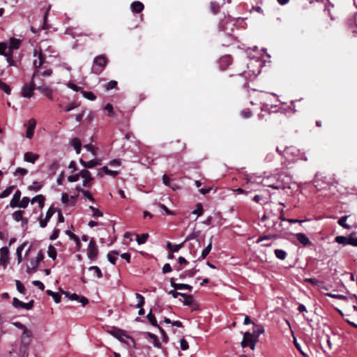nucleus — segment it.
<instances>
[{"mask_svg": "<svg viewBox=\"0 0 357 357\" xmlns=\"http://www.w3.org/2000/svg\"><path fill=\"white\" fill-rule=\"evenodd\" d=\"M110 333L121 342H126V338L131 339V337L126 335V332L122 329L114 328L110 331Z\"/></svg>", "mask_w": 357, "mask_h": 357, "instance_id": "9d476101", "label": "nucleus"}, {"mask_svg": "<svg viewBox=\"0 0 357 357\" xmlns=\"http://www.w3.org/2000/svg\"><path fill=\"white\" fill-rule=\"evenodd\" d=\"M14 189V186H10L4 190L1 194H0V199H3L5 197H8L11 192H13V190Z\"/></svg>", "mask_w": 357, "mask_h": 357, "instance_id": "79ce46f5", "label": "nucleus"}, {"mask_svg": "<svg viewBox=\"0 0 357 357\" xmlns=\"http://www.w3.org/2000/svg\"><path fill=\"white\" fill-rule=\"evenodd\" d=\"M188 264V261L183 257H179L178 258V264L174 266L175 270L179 271L185 268V266Z\"/></svg>", "mask_w": 357, "mask_h": 357, "instance_id": "a878e982", "label": "nucleus"}, {"mask_svg": "<svg viewBox=\"0 0 357 357\" xmlns=\"http://www.w3.org/2000/svg\"><path fill=\"white\" fill-rule=\"evenodd\" d=\"M24 211H16L12 214L13 218L16 222L22 221V225H26L28 223V219L23 218Z\"/></svg>", "mask_w": 357, "mask_h": 357, "instance_id": "2eb2a0df", "label": "nucleus"}, {"mask_svg": "<svg viewBox=\"0 0 357 357\" xmlns=\"http://www.w3.org/2000/svg\"><path fill=\"white\" fill-rule=\"evenodd\" d=\"M71 146H73V148H79V147H81L82 146V143H81V141L80 139H79L78 138L75 137V138H73L72 140H71Z\"/></svg>", "mask_w": 357, "mask_h": 357, "instance_id": "13d9d810", "label": "nucleus"}, {"mask_svg": "<svg viewBox=\"0 0 357 357\" xmlns=\"http://www.w3.org/2000/svg\"><path fill=\"white\" fill-rule=\"evenodd\" d=\"M33 56H38L37 59L33 61V67L35 68L34 73L33 74V78H35L39 74L40 68L45 63V55L40 52L38 53L36 50H33Z\"/></svg>", "mask_w": 357, "mask_h": 357, "instance_id": "7ed1b4c3", "label": "nucleus"}, {"mask_svg": "<svg viewBox=\"0 0 357 357\" xmlns=\"http://www.w3.org/2000/svg\"><path fill=\"white\" fill-rule=\"evenodd\" d=\"M79 163L85 169H91L96 166H98V165H101L100 160H98V159H93L89 161H84L82 158H80Z\"/></svg>", "mask_w": 357, "mask_h": 357, "instance_id": "ddd939ff", "label": "nucleus"}, {"mask_svg": "<svg viewBox=\"0 0 357 357\" xmlns=\"http://www.w3.org/2000/svg\"><path fill=\"white\" fill-rule=\"evenodd\" d=\"M326 296H330V297H332V298H337V299H340V300H343V301H347L348 300V297L344 296V295H341V294H333V293H326L325 294Z\"/></svg>", "mask_w": 357, "mask_h": 357, "instance_id": "a18cd8bd", "label": "nucleus"}, {"mask_svg": "<svg viewBox=\"0 0 357 357\" xmlns=\"http://www.w3.org/2000/svg\"><path fill=\"white\" fill-rule=\"evenodd\" d=\"M194 303V298L192 295L188 296L186 298H184V301H183V304L186 306H190Z\"/></svg>", "mask_w": 357, "mask_h": 357, "instance_id": "09e8293b", "label": "nucleus"}, {"mask_svg": "<svg viewBox=\"0 0 357 357\" xmlns=\"http://www.w3.org/2000/svg\"><path fill=\"white\" fill-rule=\"evenodd\" d=\"M146 335H148V337L149 338H151L153 340L154 347H155L157 348H161V344L159 342L158 337L155 334L151 333L150 332H147Z\"/></svg>", "mask_w": 357, "mask_h": 357, "instance_id": "c756f323", "label": "nucleus"}, {"mask_svg": "<svg viewBox=\"0 0 357 357\" xmlns=\"http://www.w3.org/2000/svg\"><path fill=\"white\" fill-rule=\"evenodd\" d=\"M30 199L27 197H24L22 200L20 202L17 207L25 208L27 207Z\"/></svg>", "mask_w": 357, "mask_h": 357, "instance_id": "49530a36", "label": "nucleus"}, {"mask_svg": "<svg viewBox=\"0 0 357 357\" xmlns=\"http://www.w3.org/2000/svg\"><path fill=\"white\" fill-rule=\"evenodd\" d=\"M197 271H198V270L195 268L190 269V270L185 271L182 273L180 274L179 278L181 279L185 278L186 277L192 278L197 273Z\"/></svg>", "mask_w": 357, "mask_h": 357, "instance_id": "bb28decb", "label": "nucleus"}, {"mask_svg": "<svg viewBox=\"0 0 357 357\" xmlns=\"http://www.w3.org/2000/svg\"><path fill=\"white\" fill-rule=\"evenodd\" d=\"M180 346L181 349L183 351L187 350L189 347L188 342L184 338L180 340Z\"/></svg>", "mask_w": 357, "mask_h": 357, "instance_id": "338daca9", "label": "nucleus"}, {"mask_svg": "<svg viewBox=\"0 0 357 357\" xmlns=\"http://www.w3.org/2000/svg\"><path fill=\"white\" fill-rule=\"evenodd\" d=\"M184 242L180 243V244H174L172 245L171 251L172 253L177 252L183 246Z\"/></svg>", "mask_w": 357, "mask_h": 357, "instance_id": "69168bd1", "label": "nucleus"}, {"mask_svg": "<svg viewBox=\"0 0 357 357\" xmlns=\"http://www.w3.org/2000/svg\"><path fill=\"white\" fill-rule=\"evenodd\" d=\"M283 210L280 211V215H277L272 212L266 213L263 215L261 220L268 221V227L269 228H272L273 230L281 232L284 231L287 227L284 225V222H286V218L283 217Z\"/></svg>", "mask_w": 357, "mask_h": 357, "instance_id": "f257e3e1", "label": "nucleus"}, {"mask_svg": "<svg viewBox=\"0 0 357 357\" xmlns=\"http://www.w3.org/2000/svg\"><path fill=\"white\" fill-rule=\"evenodd\" d=\"M21 40L15 38H11L10 39V43H9V52L12 53V51L13 50H17L20 47L21 45Z\"/></svg>", "mask_w": 357, "mask_h": 357, "instance_id": "4be33fe9", "label": "nucleus"}, {"mask_svg": "<svg viewBox=\"0 0 357 357\" xmlns=\"http://www.w3.org/2000/svg\"><path fill=\"white\" fill-rule=\"evenodd\" d=\"M63 294H65V296L66 297H68L70 300L71 301H79V296H78L77 294H70L68 292H66V291H63Z\"/></svg>", "mask_w": 357, "mask_h": 357, "instance_id": "603ef678", "label": "nucleus"}, {"mask_svg": "<svg viewBox=\"0 0 357 357\" xmlns=\"http://www.w3.org/2000/svg\"><path fill=\"white\" fill-rule=\"evenodd\" d=\"M147 318L152 326H155L157 328H158V326H159L157 323L155 317L153 314H152L151 312H150L147 314Z\"/></svg>", "mask_w": 357, "mask_h": 357, "instance_id": "c03bdc74", "label": "nucleus"}, {"mask_svg": "<svg viewBox=\"0 0 357 357\" xmlns=\"http://www.w3.org/2000/svg\"><path fill=\"white\" fill-rule=\"evenodd\" d=\"M284 156L289 160H294L297 159L307 160L306 158L301 155L300 151L295 147L290 146L286 148L283 151Z\"/></svg>", "mask_w": 357, "mask_h": 357, "instance_id": "f03ea898", "label": "nucleus"}, {"mask_svg": "<svg viewBox=\"0 0 357 357\" xmlns=\"http://www.w3.org/2000/svg\"><path fill=\"white\" fill-rule=\"evenodd\" d=\"M37 89L50 99H52V90L47 86H39Z\"/></svg>", "mask_w": 357, "mask_h": 357, "instance_id": "aec40b11", "label": "nucleus"}, {"mask_svg": "<svg viewBox=\"0 0 357 357\" xmlns=\"http://www.w3.org/2000/svg\"><path fill=\"white\" fill-rule=\"evenodd\" d=\"M79 177H81V175H79V172L78 174L68 176L67 180L69 182H76L79 180Z\"/></svg>", "mask_w": 357, "mask_h": 357, "instance_id": "052dcab7", "label": "nucleus"}, {"mask_svg": "<svg viewBox=\"0 0 357 357\" xmlns=\"http://www.w3.org/2000/svg\"><path fill=\"white\" fill-rule=\"evenodd\" d=\"M162 181H163V183L165 185H167V186H169L171 187L173 190H176V188H177V187L176 185H172L171 183H170V179L169 178V177L167 176V175H163L162 176Z\"/></svg>", "mask_w": 357, "mask_h": 357, "instance_id": "8fccbe9b", "label": "nucleus"}, {"mask_svg": "<svg viewBox=\"0 0 357 357\" xmlns=\"http://www.w3.org/2000/svg\"><path fill=\"white\" fill-rule=\"evenodd\" d=\"M192 289V286L187 284L178 283L177 285V289H178V290L188 289L189 291H191Z\"/></svg>", "mask_w": 357, "mask_h": 357, "instance_id": "e2e57ef3", "label": "nucleus"}, {"mask_svg": "<svg viewBox=\"0 0 357 357\" xmlns=\"http://www.w3.org/2000/svg\"><path fill=\"white\" fill-rule=\"evenodd\" d=\"M15 283L17 291L21 294H25L26 289L23 284L19 280H16Z\"/></svg>", "mask_w": 357, "mask_h": 357, "instance_id": "6e6d98bb", "label": "nucleus"}, {"mask_svg": "<svg viewBox=\"0 0 357 357\" xmlns=\"http://www.w3.org/2000/svg\"><path fill=\"white\" fill-rule=\"evenodd\" d=\"M149 238L148 234H142V235L137 236V242L139 245L144 243Z\"/></svg>", "mask_w": 357, "mask_h": 357, "instance_id": "a19ab883", "label": "nucleus"}, {"mask_svg": "<svg viewBox=\"0 0 357 357\" xmlns=\"http://www.w3.org/2000/svg\"><path fill=\"white\" fill-rule=\"evenodd\" d=\"M8 253L9 250L8 248L4 247L1 249L0 264H1L4 268H6L8 263Z\"/></svg>", "mask_w": 357, "mask_h": 357, "instance_id": "4468645a", "label": "nucleus"}, {"mask_svg": "<svg viewBox=\"0 0 357 357\" xmlns=\"http://www.w3.org/2000/svg\"><path fill=\"white\" fill-rule=\"evenodd\" d=\"M38 158L39 155L32 152H26L24 155V160L26 162H31L32 164L35 163Z\"/></svg>", "mask_w": 357, "mask_h": 357, "instance_id": "6ab92c4d", "label": "nucleus"}, {"mask_svg": "<svg viewBox=\"0 0 357 357\" xmlns=\"http://www.w3.org/2000/svg\"><path fill=\"white\" fill-rule=\"evenodd\" d=\"M89 270L90 271H92L93 273V274L96 275L98 278H101L102 277V271L99 268V267H98L96 266H92L89 268Z\"/></svg>", "mask_w": 357, "mask_h": 357, "instance_id": "72a5a7b5", "label": "nucleus"}, {"mask_svg": "<svg viewBox=\"0 0 357 357\" xmlns=\"http://www.w3.org/2000/svg\"><path fill=\"white\" fill-rule=\"evenodd\" d=\"M7 47H8L6 43H0V54L1 55L6 56L9 54L6 52Z\"/></svg>", "mask_w": 357, "mask_h": 357, "instance_id": "680f3d73", "label": "nucleus"}, {"mask_svg": "<svg viewBox=\"0 0 357 357\" xmlns=\"http://www.w3.org/2000/svg\"><path fill=\"white\" fill-rule=\"evenodd\" d=\"M211 9L212 12L214 14H215L219 11L220 6H219L218 3H217L216 2H211Z\"/></svg>", "mask_w": 357, "mask_h": 357, "instance_id": "774afa93", "label": "nucleus"}, {"mask_svg": "<svg viewBox=\"0 0 357 357\" xmlns=\"http://www.w3.org/2000/svg\"><path fill=\"white\" fill-rule=\"evenodd\" d=\"M102 172L105 174L110 175L112 177H115L119 174V172L117 171H113L108 169L107 167L105 166L102 168H100L98 170V172L97 174L98 176L102 177Z\"/></svg>", "mask_w": 357, "mask_h": 357, "instance_id": "dca6fc26", "label": "nucleus"}, {"mask_svg": "<svg viewBox=\"0 0 357 357\" xmlns=\"http://www.w3.org/2000/svg\"><path fill=\"white\" fill-rule=\"evenodd\" d=\"M89 210L92 212V215L94 218H100L103 215V213L100 210L92 206H89Z\"/></svg>", "mask_w": 357, "mask_h": 357, "instance_id": "ea45409f", "label": "nucleus"}, {"mask_svg": "<svg viewBox=\"0 0 357 357\" xmlns=\"http://www.w3.org/2000/svg\"><path fill=\"white\" fill-rule=\"evenodd\" d=\"M27 173H28L27 169H26L24 168H22V167H18L16 169L14 174H15V176H23L26 175Z\"/></svg>", "mask_w": 357, "mask_h": 357, "instance_id": "5fc2aeb1", "label": "nucleus"}, {"mask_svg": "<svg viewBox=\"0 0 357 357\" xmlns=\"http://www.w3.org/2000/svg\"><path fill=\"white\" fill-rule=\"evenodd\" d=\"M275 255L277 258L282 259V260L284 259L287 256L286 252L281 249L275 250Z\"/></svg>", "mask_w": 357, "mask_h": 357, "instance_id": "58836bf2", "label": "nucleus"}, {"mask_svg": "<svg viewBox=\"0 0 357 357\" xmlns=\"http://www.w3.org/2000/svg\"><path fill=\"white\" fill-rule=\"evenodd\" d=\"M119 255V252L118 251H116V250H112V251L109 252L107 254L108 261L111 264H116V257L115 256L116 255Z\"/></svg>", "mask_w": 357, "mask_h": 357, "instance_id": "7c9ffc66", "label": "nucleus"}, {"mask_svg": "<svg viewBox=\"0 0 357 357\" xmlns=\"http://www.w3.org/2000/svg\"><path fill=\"white\" fill-rule=\"evenodd\" d=\"M79 175H81V178H83L82 187L87 188L93 185V178L89 170L86 169H82L79 172Z\"/></svg>", "mask_w": 357, "mask_h": 357, "instance_id": "39448f33", "label": "nucleus"}, {"mask_svg": "<svg viewBox=\"0 0 357 357\" xmlns=\"http://www.w3.org/2000/svg\"><path fill=\"white\" fill-rule=\"evenodd\" d=\"M39 263L40 262L36 258L31 259L30 265L27 266L26 272L28 273H35L36 271Z\"/></svg>", "mask_w": 357, "mask_h": 357, "instance_id": "5701e85b", "label": "nucleus"}, {"mask_svg": "<svg viewBox=\"0 0 357 357\" xmlns=\"http://www.w3.org/2000/svg\"><path fill=\"white\" fill-rule=\"evenodd\" d=\"M335 242L342 244L344 246L349 245V236H337L335 238Z\"/></svg>", "mask_w": 357, "mask_h": 357, "instance_id": "cd10ccee", "label": "nucleus"}, {"mask_svg": "<svg viewBox=\"0 0 357 357\" xmlns=\"http://www.w3.org/2000/svg\"><path fill=\"white\" fill-rule=\"evenodd\" d=\"M43 185L42 183L38 181H33L32 184L28 187V189L29 190L38 192L42 188Z\"/></svg>", "mask_w": 357, "mask_h": 357, "instance_id": "2f4dec72", "label": "nucleus"}, {"mask_svg": "<svg viewBox=\"0 0 357 357\" xmlns=\"http://www.w3.org/2000/svg\"><path fill=\"white\" fill-rule=\"evenodd\" d=\"M347 218H348L347 215H344V216L341 217L338 220V224L341 227H344V229H350L351 228L350 225H349L346 223Z\"/></svg>", "mask_w": 357, "mask_h": 357, "instance_id": "e433bc0d", "label": "nucleus"}, {"mask_svg": "<svg viewBox=\"0 0 357 357\" xmlns=\"http://www.w3.org/2000/svg\"><path fill=\"white\" fill-rule=\"evenodd\" d=\"M55 211H56L54 208L50 207L46 213L45 219L49 221L50 218L52 217V215L54 214Z\"/></svg>", "mask_w": 357, "mask_h": 357, "instance_id": "bf43d9fd", "label": "nucleus"}, {"mask_svg": "<svg viewBox=\"0 0 357 357\" xmlns=\"http://www.w3.org/2000/svg\"><path fill=\"white\" fill-rule=\"evenodd\" d=\"M107 62V61L105 56L100 55L96 56L93 61L92 72L96 74H100L102 71L103 68L106 66Z\"/></svg>", "mask_w": 357, "mask_h": 357, "instance_id": "20e7f679", "label": "nucleus"}, {"mask_svg": "<svg viewBox=\"0 0 357 357\" xmlns=\"http://www.w3.org/2000/svg\"><path fill=\"white\" fill-rule=\"evenodd\" d=\"M135 296L138 301V303H137L136 307H142L145 303L144 297L138 293L135 294Z\"/></svg>", "mask_w": 357, "mask_h": 357, "instance_id": "37998d69", "label": "nucleus"}, {"mask_svg": "<svg viewBox=\"0 0 357 357\" xmlns=\"http://www.w3.org/2000/svg\"><path fill=\"white\" fill-rule=\"evenodd\" d=\"M35 89L34 78L32 77L30 84H26L22 89V96L24 98H31Z\"/></svg>", "mask_w": 357, "mask_h": 357, "instance_id": "6e6552de", "label": "nucleus"}, {"mask_svg": "<svg viewBox=\"0 0 357 357\" xmlns=\"http://www.w3.org/2000/svg\"><path fill=\"white\" fill-rule=\"evenodd\" d=\"M130 8L133 13H139L144 9V4L140 1H134L131 3Z\"/></svg>", "mask_w": 357, "mask_h": 357, "instance_id": "b1692460", "label": "nucleus"}, {"mask_svg": "<svg viewBox=\"0 0 357 357\" xmlns=\"http://www.w3.org/2000/svg\"><path fill=\"white\" fill-rule=\"evenodd\" d=\"M45 198L43 195H38L31 200V204L37 202L38 204V207L40 208H43L45 205Z\"/></svg>", "mask_w": 357, "mask_h": 357, "instance_id": "393cba45", "label": "nucleus"}, {"mask_svg": "<svg viewBox=\"0 0 357 357\" xmlns=\"http://www.w3.org/2000/svg\"><path fill=\"white\" fill-rule=\"evenodd\" d=\"M84 148L86 149L88 151L91 152L93 156L97 154V149L91 144H86L84 146Z\"/></svg>", "mask_w": 357, "mask_h": 357, "instance_id": "864d4df0", "label": "nucleus"}, {"mask_svg": "<svg viewBox=\"0 0 357 357\" xmlns=\"http://www.w3.org/2000/svg\"><path fill=\"white\" fill-rule=\"evenodd\" d=\"M20 197H21V192L19 190H17V191H15V192L14 193V195L13 196V198L10 200V206L11 208L17 207V206L20 202Z\"/></svg>", "mask_w": 357, "mask_h": 357, "instance_id": "f3484780", "label": "nucleus"}, {"mask_svg": "<svg viewBox=\"0 0 357 357\" xmlns=\"http://www.w3.org/2000/svg\"><path fill=\"white\" fill-rule=\"evenodd\" d=\"M47 254L49 257L54 260L56 257V248L52 245H50L48 247Z\"/></svg>", "mask_w": 357, "mask_h": 357, "instance_id": "f704fd0d", "label": "nucleus"}, {"mask_svg": "<svg viewBox=\"0 0 357 357\" xmlns=\"http://www.w3.org/2000/svg\"><path fill=\"white\" fill-rule=\"evenodd\" d=\"M158 328L159 329L160 333L162 335V342L165 344L167 343V342L169 340V337H168V335H167L166 332L160 326H158Z\"/></svg>", "mask_w": 357, "mask_h": 357, "instance_id": "4d7b16f0", "label": "nucleus"}, {"mask_svg": "<svg viewBox=\"0 0 357 357\" xmlns=\"http://www.w3.org/2000/svg\"><path fill=\"white\" fill-rule=\"evenodd\" d=\"M87 256L91 260H95L98 255V250L94 240L92 238L90 240L88 245Z\"/></svg>", "mask_w": 357, "mask_h": 357, "instance_id": "0eeeda50", "label": "nucleus"}, {"mask_svg": "<svg viewBox=\"0 0 357 357\" xmlns=\"http://www.w3.org/2000/svg\"><path fill=\"white\" fill-rule=\"evenodd\" d=\"M0 89L3 91L6 94H10L11 89L10 86L5 82L0 80Z\"/></svg>", "mask_w": 357, "mask_h": 357, "instance_id": "de8ad7c7", "label": "nucleus"}, {"mask_svg": "<svg viewBox=\"0 0 357 357\" xmlns=\"http://www.w3.org/2000/svg\"><path fill=\"white\" fill-rule=\"evenodd\" d=\"M212 249V243L211 241L208 244V245L203 250L200 259H204L206 257V256L209 254Z\"/></svg>", "mask_w": 357, "mask_h": 357, "instance_id": "c9c22d12", "label": "nucleus"}, {"mask_svg": "<svg viewBox=\"0 0 357 357\" xmlns=\"http://www.w3.org/2000/svg\"><path fill=\"white\" fill-rule=\"evenodd\" d=\"M31 331L29 329H24V331H22V335L21 338V344L24 346V348H26L28 345L31 342Z\"/></svg>", "mask_w": 357, "mask_h": 357, "instance_id": "9b49d317", "label": "nucleus"}, {"mask_svg": "<svg viewBox=\"0 0 357 357\" xmlns=\"http://www.w3.org/2000/svg\"><path fill=\"white\" fill-rule=\"evenodd\" d=\"M264 331L263 327L261 326H255L253 328V333H252L255 337L257 339L261 333Z\"/></svg>", "mask_w": 357, "mask_h": 357, "instance_id": "473e14b6", "label": "nucleus"}, {"mask_svg": "<svg viewBox=\"0 0 357 357\" xmlns=\"http://www.w3.org/2000/svg\"><path fill=\"white\" fill-rule=\"evenodd\" d=\"M254 335L250 332H246L244 333L243 339L241 342L242 347H250L251 349H254L255 347V343L254 340Z\"/></svg>", "mask_w": 357, "mask_h": 357, "instance_id": "423d86ee", "label": "nucleus"}, {"mask_svg": "<svg viewBox=\"0 0 357 357\" xmlns=\"http://www.w3.org/2000/svg\"><path fill=\"white\" fill-rule=\"evenodd\" d=\"M6 60L9 64V66H17V61H14L13 59V56H12V53L10 52V54L6 56Z\"/></svg>", "mask_w": 357, "mask_h": 357, "instance_id": "0e129e2a", "label": "nucleus"}, {"mask_svg": "<svg viewBox=\"0 0 357 357\" xmlns=\"http://www.w3.org/2000/svg\"><path fill=\"white\" fill-rule=\"evenodd\" d=\"M13 305L15 308H24L26 310H31L33 306V301L31 300L29 303H24L18 300L17 298H14L13 299Z\"/></svg>", "mask_w": 357, "mask_h": 357, "instance_id": "1a4fd4ad", "label": "nucleus"}, {"mask_svg": "<svg viewBox=\"0 0 357 357\" xmlns=\"http://www.w3.org/2000/svg\"><path fill=\"white\" fill-rule=\"evenodd\" d=\"M46 293L47 295L52 296L54 301L56 303H59L61 302V296L58 293H55L51 290H47Z\"/></svg>", "mask_w": 357, "mask_h": 357, "instance_id": "4c0bfd02", "label": "nucleus"}, {"mask_svg": "<svg viewBox=\"0 0 357 357\" xmlns=\"http://www.w3.org/2000/svg\"><path fill=\"white\" fill-rule=\"evenodd\" d=\"M355 234L353 233L349 236V243L350 245L357 247V237L354 236Z\"/></svg>", "mask_w": 357, "mask_h": 357, "instance_id": "3c124183", "label": "nucleus"}, {"mask_svg": "<svg viewBox=\"0 0 357 357\" xmlns=\"http://www.w3.org/2000/svg\"><path fill=\"white\" fill-rule=\"evenodd\" d=\"M220 67L221 69H225L231 63V58L229 55H226L220 59Z\"/></svg>", "mask_w": 357, "mask_h": 357, "instance_id": "412c9836", "label": "nucleus"}, {"mask_svg": "<svg viewBox=\"0 0 357 357\" xmlns=\"http://www.w3.org/2000/svg\"><path fill=\"white\" fill-rule=\"evenodd\" d=\"M26 245V243L24 242L22 244H21L20 246H18L17 248L16 255H17L18 264H20L22 261V252Z\"/></svg>", "mask_w": 357, "mask_h": 357, "instance_id": "c85d7f7f", "label": "nucleus"}, {"mask_svg": "<svg viewBox=\"0 0 357 357\" xmlns=\"http://www.w3.org/2000/svg\"><path fill=\"white\" fill-rule=\"evenodd\" d=\"M297 241L303 245L306 246L311 244L310 239L303 233H298L296 234Z\"/></svg>", "mask_w": 357, "mask_h": 357, "instance_id": "a211bd4d", "label": "nucleus"}, {"mask_svg": "<svg viewBox=\"0 0 357 357\" xmlns=\"http://www.w3.org/2000/svg\"><path fill=\"white\" fill-rule=\"evenodd\" d=\"M28 127L26 132V137L31 139L33 137L34 130L36 126V121L33 119H31L28 121Z\"/></svg>", "mask_w": 357, "mask_h": 357, "instance_id": "f8f14e48", "label": "nucleus"}]
</instances>
